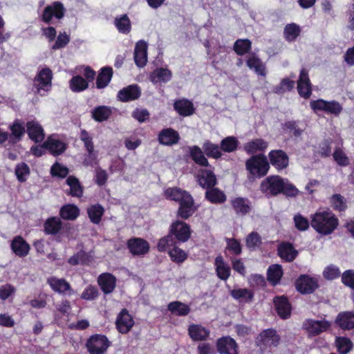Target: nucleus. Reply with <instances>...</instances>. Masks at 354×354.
<instances>
[{"label":"nucleus","mask_w":354,"mask_h":354,"mask_svg":"<svg viewBox=\"0 0 354 354\" xmlns=\"http://www.w3.org/2000/svg\"><path fill=\"white\" fill-rule=\"evenodd\" d=\"M330 326V322L324 319L322 320L307 319L303 324V328L306 330L309 336L314 337L327 331Z\"/></svg>","instance_id":"obj_11"},{"label":"nucleus","mask_w":354,"mask_h":354,"mask_svg":"<svg viewBox=\"0 0 354 354\" xmlns=\"http://www.w3.org/2000/svg\"><path fill=\"white\" fill-rule=\"evenodd\" d=\"M259 189L266 196L274 197L283 194L286 198H294L299 195V190L288 178L279 175H271L264 178Z\"/></svg>","instance_id":"obj_1"},{"label":"nucleus","mask_w":354,"mask_h":354,"mask_svg":"<svg viewBox=\"0 0 354 354\" xmlns=\"http://www.w3.org/2000/svg\"><path fill=\"white\" fill-rule=\"evenodd\" d=\"M205 198L212 204H222L227 199L225 194L219 188L215 187L206 190Z\"/></svg>","instance_id":"obj_43"},{"label":"nucleus","mask_w":354,"mask_h":354,"mask_svg":"<svg viewBox=\"0 0 354 354\" xmlns=\"http://www.w3.org/2000/svg\"><path fill=\"white\" fill-rule=\"evenodd\" d=\"M113 71L111 66L102 67L96 78V88L102 89L106 88L111 81L113 77Z\"/></svg>","instance_id":"obj_37"},{"label":"nucleus","mask_w":354,"mask_h":354,"mask_svg":"<svg viewBox=\"0 0 354 354\" xmlns=\"http://www.w3.org/2000/svg\"><path fill=\"white\" fill-rule=\"evenodd\" d=\"M26 125L24 122L16 119L10 124L8 129L10 133H8V142L11 145H15L20 142L26 132Z\"/></svg>","instance_id":"obj_18"},{"label":"nucleus","mask_w":354,"mask_h":354,"mask_svg":"<svg viewBox=\"0 0 354 354\" xmlns=\"http://www.w3.org/2000/svg\"><path fill=\"white\" fill-rule=\"evenodd\" d=\"M198 209L194 199L191 194L178 203L176 216L182 220H187L192 217Z\"/></svg>","instance_id":"obj_13"},{"label":"nucleus","mask_w":354,"mask_h":354,"mask_svg":"<svg viewBox=\"0 0 354 354\" xmlns=\"http://www.w3.org/2000/svg\"><path fill=\"white\" fill-rule=\"evenodd\" d=\"M311 227L319 234L330 235L337 229L339 219L330 209L317 211L310 216Z\"/></svg>","instance_id":"obj_3"},{"label":"nucleus","mask_w":354,"mask_h":354,"mask_svg":"<svg viewBox=\"0 0 354 354\" xmlns=\"http://www.w3.org/2000/svg\"><path fill=\"white\" fill-rule=\"evenodd\" d=\"M172 73L170 70L162 67L154 70L150 75V80L153 83L167 82L171 80Z\"/></svg>","instance_id":"obj_48"},{"label":"nucleus","mask_w":354,"mask_h":354,"mask_svg":"<svg viewBox=\"0 0 354 354\" xmlns=\"http://www.w3.org/2000/svg\"><path fill=\"white\" fill-rule=\"evenodd\" d=\"M230 204L236 215L245 216L252 210L250 202L245 197H236L231 200Z\"/></svg>","instance_id":"obj_31"},{"label":"nucleus","mask_w":354,"mask_h":354,"mask_svg":"<svg viewBox=\"0 0 354 354\" xmlns=\"http://www.w3.org/2000/svg\"><path fill=\"white\" fill-rule=\"evenodd\" d=\"M214 266L217 277L222 281H227L231 274V268L222 256L218 255L216 257Z\"/></svg>","instance_id":"obj_36"},{"label":"nucleus","mask_w":354,"mask_h":354,"mask_svg":"<svg viewBox=\"0 0 354 354\" xmlns=\"http://www.w3.org/2000/svg\"><path fill=\"white\" fill-rule=\"evenodd\" d=\"M226 249L234 255H240L242 252V247L240 241L234 238L226 239Z\"/></svg>","instance_id":"obj_64"},{"label":"nucleus","mask_w":354,"mask_h":354,"mask_svg":"<svg viewBox=\"0 0 354 354\" xmlns=\"http://www.w3.org/2000/svg\"><path fill=\"white\" fill-rule=\"evenodd\" d=\"M53 73L48 67L42 68L39 70L34 78V87L36 93H40L41 90L49 91L52 87Z\"/></svg>","instance_id":"obj_8"},{"label":"nucleus","mask_w":354,"mask_h":354,"mask_svg":"<svg viewBox=\"0 0 354 354\" xmlns=\"http://www.w3.org/2000/svg\"><path fill=\"white\" fill-rule=\"evenodd\" d=\"M92 261V256L84 250H80L68 259V263L73 266L77 265L89 266Z\"/></svg>","instance_id":"obj_42"},{"label":"nucleus","mask_w":354,"mask_h":354,"mask_svg":"<svg viewBox=\"0 0 354 354\" xmlns=\"http://www.w3.org/2000/svg\"><path fill=\"white\" fill-rule=\"evenodd\" d=\"M26 133L29 138L36 143L41 142L45 138L41 125L36 120L28 121L26 124Z\"/></svg>","instance_id":"obj_25"},{"label":"nucleus","mask_w":354,"mask_h":354,"mask_svg":"<svg viewBox=\"0 0 354 354\" xmlns=\"http://www.w3.org/2000/svg\"><path fill=\"white\" fill-rule=\"evenodd\" d=\"M174 109L183 117L190 116L196 111L193 102L186 98L176 100L174 103Z\"/></svg>","instance_id":"obj_30"},{"label":"nucleus","mask_w":354,"mask_h":354,"mask_svg":"<svg viewBox=\"0 0 354 354\" xmlns=\"http://www.w3.org/2000/svg\"><path fill=\"white\" fill-rule=\"evenodd\" d=\"M300 26L295 23L286 25L283 30L284 39L288 42L295 41L301 33Z\"/></svg>","instance_id":"obj_53"},{"label":"nucleus","mask_w":354,"mask_h":354,"mask_svg":"<svg viewBox=\"0 0 354 354\" xmlns=\"http://www.w3.org/2000/svg\"><path fill=\"white\" fill-rule=\"evenodd\" d=\"M295 86V82L289 78H283L280 84L274 88V92L277 94H282L286 91H291Z\"/></svg>","instance_id":"obj_63"},{"label":"nucleus","mask_w":354,"mask_h":354,"mask_svg":"<svg viewBox=\"0 0 354 354\" xmlns=\"http://www.w3.org/2000/svg\"><path fill=\"white\" fill-rule=\"evenodd\" d=\"M47 283L54 292L59 294H67L71 296L74 292L71 284L64 278L59 279L56 277H51L48 278Z\"/></svg>","instance_id":"obj_19"},{"label":"nucleus","mask_w":354,"mask_h":354,"mask_svg":"<svg viewBox=\"0 0 354 354\" xmlns=\"http://www.w3.org/2000/svg\"><path fill=\"white\" fill-rule=\"evenodd\" d=\"M10 248L16 256L24 258L29 254L30 246L21 236L19 235L11 241Z\"/></svg>","instance_id":"obj_24"},{"label":"nucleus","mask_w":354,"mask_h":354,"mask_svg":"<svg viewBox=\"0 0 354 354\" xmlns=\"http://www.w3.org/2000/svg\"><path fill=\"white\" fill-rule=\"evenodd\" d=\"M114 25L118 32L124 35L129 34L131 30V22L127 14L116 17Z\"/></svg>","instance_id":"obj_49"},{"label":"nucleus","mask_w":354,"mask_h":354,"mask_svg":"<svg viewBox=\"0 0 354 354\" xmlns=\"http://www.w3.org/2000/svg\"><path fill=\"white\" fill-rule=\"evenodd\" d=\"M127 247L133 256H143L147 254L150 249L149 242L140 237H132L128 239Z\"/></svg>","instance_id":"obj_14"},{"label":"nucleus","mask_w":354,"mask_h":354,"mask_svg":"<svg viewBox=\"0 0 354 354\" xmlns=\"http://www.w3.org/2000/svg\"><path fill=\"white\" fill-rule=\"evenodd\" d=\"M187 331L189 337L194 342L205 341L209 336V330L201 324H190Z\"/></svg>","instance_id":"obj_34"},{"label":"nucleus","mask_w":354,"mask_h":354,"mask_svg":"<svg viewBox=\"0 0 354 354\" xmlns=\"http://www.w3.org/2000/svg\"><path fill=\"white\" fill-rule=\"evenodd\" d=\"M188 149L192 160L201 167L210 166L207 158L218 160L223 156L219 145L214 143L209 140H205L203 142L202 149L197 145H193L189 147Z\"/></svg>","instance_id":"obj_2"},{"label":"nucleus","mask_w":354,"mask_h":354,"mask_svg":"<svg viewBox=\"0 0 354 354\" xmlns=\"http://www.w3.org/2000/svg\"><path fill=\"white\" fill-rule=\"evenodd\" d=\"M112 114V111L107 106H98L93 109L91 115L93 119L98 122L107 120Z\"/></svg>","instance_id":"obj_52"},{"label":"nucleus","mask_w":354,"mask_h":354,"mask_svg":"<svg viewBox=\"0 0 354 354\" xmlns=\"http://www.w3.org/2000/svg\"><path fill=\"white\" fill-rule=\"evenodd\" d=\"M335 345L339 354H347L353 347L352 341L346 337H337L335 338Z\"/></svg>","instance_id":"obj_57"},{"label":"nucleus","mask_w":354,"mask_h":354,"mask_svg":"<svg viewBox=\"0 0 354 354\" xmlns=\"http://www.w3.org/2000/svg\"><path fill=\"white\" fill-rule=\"evenodd\" d=\"M133 325V317L126 308L122 309L115 321V326L118 332L122 334H127L131 330Z\"/></svg>","instance_id":"obj_17"},{"label":"nucleus","mask_w":354,"mask_h":354,"mask_svg":"<svg viewBox=\"0 0 354 354\" xmlns=\"http://www.w3.org/2000/svg\"><path fill=\"white\" fill-rule=\"evenodd\" d=\"M268 147V142L262 138L253 139L243 146L244 151L248 154H252V156L258 151H265Z\"/></svg>","instance_id":"obj_38"},{"label":"nucleus","mask_w":354,"mask_h":354,"mask_svg":"<svg viewBox=\"0 0 354 354\" xmlns=\"http://www.w3.org/2000/svg\"><path fill=\"white\" fill-rule=\"evenodd\" d=\"M273 303L279 317L283 319H287L290 317L292 306L285 295L276 296L273 299Z\"/></svg>","instance_id":"obj_20"},{"label":"nucleus","mask_w":354,"mask_h":354,"mask_svg":"<svg viewBox=\"0 0 354 354\" xmlns=\"http://www.w3.org/2000/svg\"><path fill=\"white\" fill-rule=\"evenodd\" d=\"M15 174L19 183H25L30 174V169L26 162H19L15 166Z\"/></svg>","instance_id":"obj_56"},{"label":"nucleus","mask_w":354,"mask_h":354,"mask_svg":"<svg viewBox=\"0 0 354 354\" xmlns=\"http://www.w3.org/2000/svg\"><path fill=\"white\" fill-rule=\"evenodd\" d=\"M80 215V209L75 204H66L59 209L60 217L66 221H74Z\"/></svg>","instance_id":"obj_47"},{"label":"nucleus","mask_w":354,"mask_h":354,"mask_svg":"<svg viewBox=\"0 0 354 354\" xmlns=\"http://www.w3.org/2000/svg\"><path fill=\"white\" fill-rule=\"evenodd\" d=\"M333 209L337 212H344L347 209L346 199L339 194H335L329 198Z\"/></svg>","instance_id":"obj_58"},{"label":"nucleus","mask_w":354,"mask_h":354,"mask_svg":"<svg viewBox=\"0 0 354 354\" xmlns=\"http://www.w3.org/2000/svg\"><path fill=\"white\" fill-rule=\"evenodd\" d=\"M283 274L282 266L279 264H273L269 266L267 270V279L273 286L279 283Z\"/></svg>","instance_id":"obj_46"},{"label":"nucleus","mask_w":354,"mask_h":354,"mask_svg":"<svg viewBox=\"0 0 354 354\" xmlns=\"http://www.w3.org/2000/svg\"><path fill=\"white\" fill-rule=\"evenodd\" d=\"M66 183L69 186V190L65 192L68 196L77 198L83 196L84 186L76 176L73 175L68 176L66 180Z\"/></svg>","instance_id":"obj_33"},{"label":"nucleus","mask_w":354,"mask_h":354,"mask_svg":"<svg viewBox=\"0 0 354 354\" xmlns=\"http://www.w3.org/2000/svg\"><path fill=\"white\" fill-rule=\"evenodd\" d=\"M247 66L254 71V72L260 76L265 77L266 75V67L262 60L255 54L250 56L246 61Z\"/></svg>","instance_id":"obj_45"},{"label":"nucleus","mask_w":354,"mask_h":354,"mask_svg":"<svg viewBox=\"0 0 354 354\" xmlns=\"http://www.w3.org/2000/svg\"><path fill=\"white\" fill-rule=\"evenodd\" d=\"M230 295L236 300L250 303L254 299V292L248 288H237L230 291Z\"/></svg>","instance_id":"obj_51"},{"label":"nucleus","mask_w":354,"mask_h":354,"mask_svg":"<svg viewBox=\"0 0 354 354\" xmlns=\"http://www.w3.org/2000/svg\"><path fill=\"white\" fill-rule=\"evenodd\" d=\"M280 337L277 330L268 328L262 330L255 338V344L261 350H265L268 346H277L279 344Z\"/></svg>","instance_id":"obj_7"},{"label":"nucleus","mask_w":354,"mask_h":354,"mask_svg":"<svg viewBox=\"0 0 354 354\" xmlns=\"http://www.w3.org/2000/svg\"><path fill=\"white\" fill-rule=\"evenodd\" d=\"M141 93V88L138 84H131L120 90L117 97L120 102H128L138 100Z\"/></svg>","instance_id":"obj_22"},{"label":"nucleus","mask_w":354,"mask_h":354,"mask_svg":"<svg viewBox=\"0 0 354 354\" xmlns=\"http://www.w3.org/2000/svg\"><path fill=\"white\" fill-rule=\"evenodd\" d=\"M116 277L111 273L104 272L98 277L97 283L102 291L108 295L113 292L116 287Z\"/></svg>","instance_id":"obj_27"},{"label":"nucleus","mask_w":354,"mask_h":354,"mask_svg":"<svg viewBox=\"0 0 354 354\" xmlns=\"http://www.w3.org/2000/svg\"><path fill=\"white\" fill-rule=\"evenodd\" d=\"M196 181L203 189L206 190L215 187L218 183L214 173L212 170L206 169L199 170L196 176Z\"/></svg>","instance_id":"obj_23"},{"label":"nucleus","mask_w":354,"mask_h":354,"mask_svg":"<svg viewBox=\"0 0 354 354\" xmlns=\"http://www.w3.org/2000/svg\"><path fill=\"white\" fill-rule=\"evenodd\" d=\"M335 324L343 330L354 329V311H342L337 314Z\"/></svg>","instance_id":"obj_26"},{"label":"nucleus","mask_w":354,"mask_h":354,"mask_svg":"<svg viewBox=\"0 0 354 354\" xmlns=\"http://www.w3.org/2000/svg\"><path fill=\"white\" fill-rule=\"evenodd\" d=\"M63 229V223L57 216H51L44 223V232L47 235H56Z\"/></svg>","instance_id":"obj_39"},{"label":"nucleus","mask_w":354,"mask_h":354,"mask_svg":"<svg viewBox=\"0 0 354 354\" xmlns=\"http://www.w3.org/2000/svg\"><path fill=\"white\" fill-rule=\"evenodd\" d=\"M176 244V241L169 232L167 235L162 237L159 239L157 244V249L160 252H165L171 247H173Z\"/></svg>","instance_id":"obj_59"},{"label":"nucleus","mask_w":354,"mask_h":354,"mask_svg":"<svg viewBox=\"0 0 354 354\" xmlns=\"http://www.w3.org/2000/svg\"><path fill=\"white\" fill-rule=\"evenodd\" d=\"M216 350L219 354H239V346L230 336H223L216 342Z\"/></svg>","instance_id":"obj_16"},{"label":"nucleus","mask_w":354,"mask_h":354,"mask_svg":"<svg viewBox=\"0 0 354 354\" xmlns=\"http://www.w3.org/2000/svg\"><path fill=\"white\" fill-rule=\"evenodd\" d=\"M147 44L145 41H139L134 49V61L138 67H144L147 62Z\"/></svg>","instance_id":"obj_35"},{"label":"nucleus","mask_w":354,"mask_h":354,"mask_svg":"<svg viewBox=\"0 0 354 354\" xmlns=\"http://www.w3.org/2000/svg\"><path fill=\"white\" fill-rule=\"evenodd\" d=\"M66 13V8L64 4L60 1H54L48 5L43 10L41 20L46 24H49L53 18L57 19H62Z\"/></svg>","instance_id":"obj_10"},{"label":"nucleus","mask_w":354,"mask_h":354,"mask_svg":"<svg viewBox=\"0 0 354 354\" xmlns=\"http://www.w3.org/2000/svg\"><path fill=\"white\" fill-rule=\"evenodd\" d=\"M111 342L103 334H94L86 340L85 346L89 354H105L111 346Z\"/></svg>","instance_id":"obj_5"},{"label":"nucleus","mask_w":354,"mask_h":354,"mask_svg":"<svg viewBox=\"0 0 354 354\" xmlns=\"http://www.w3.org/2000/svg\"><path fill=\"white\" fill-rule=\"evenodd\" d=\"M239 145L238 138L235 136H227L220 142L221 152L232 153L237 150Z\"/></svg>","instance_id":"obj_50"},{"label":"nucleus","mask_w":354,"mask_h":354,"mask_svg":"<svg viewBox=\"0 0 354 354\" xmlns=\"http://www.w3.org/2000/svg\"><path fill=\"white\" fill-rule=\"evenodd\" d=\"M167 310L174 315L178 317H186L191 312L190 306L180 301L169 302Z\"/></svg>","instance_id":"obj_41"},{"label":"nucleus","mask_w":354,"mask_h":354,"mask_svg":"<svg viewBox=\"0 0 354 354\" xmlns=\"http://www.w3.org/2000/svg\"><path fill=\"white\" fill-rule=\"evenodd\" d=\"M262 243L261 237L257 232L250 233L245 239V244L250 250H254Z\"/></svg>","instance_id":"obj_61"},{"label":"nucleus","mask_w":354,"mask_h":354,"mask_svg":"<svg viewBox=\"0 0 354 354\" xmlns=\"http://www.w3.org/2000/svg\"><path fill=\"white\" fill-rule=\"evenodd\" d=\"M168 254L171 260L176 263H182L187 259V254L176 245L168 251Z\"/></svg>","instance_id":"obj_60"},{"label":"nucleus","mask_w":354,"mask_h":354,"mask_svg":"<svg viewBox=\"0 0 354 354\" xmlns=\"http://www.w3.org/2000/svg\"><path fill=\"white\" fill-rule=\"evenodd\" d=\"M69 88L75 93H80L88 88V82L81 75H75L69 81Z\"/></svg>","instance_id":"obj_54"},{"label":"nucleus","mask_w":354,"mask_h":354,"mask_svg":"<svg viewBox=\"0 0 354 354\" xmlns=\"http://www.w3.org/2000/svg\"><path fill=\"white\" fill-rule=\"evenodd\" d=\"M311 109L317 112L324 111L328 114H332L338 116L342 111V105L335 100L326 101L322 99L313 100L310 103Z\"/></svg>","instance_id":"obj_9"},{"label":"nucleus","mask_w":354,"mask_h":354,"mask_svg":"<svg viewBox=\"0 0 354 354\" xmlns=\"http://www.w3.org/2000/svg\"><path fill=\"white\" fill-rule=\"evenodd\" d=\"M158 140L160 145L171 146L177 144L180 140V136L177 131L172 128H165L160 131Z\"/></svg>","instance_id":"obj_28"},{"label":"nucleus","mask_w":354,"mask_h":354,"mask_svg":"<svg viewBox=\"0 0 354 354\" xmlns=\"http://www.w3.org/2000/svg\"><path fill=\"white\" fill-rule=\"evenodd\" d=\"M245 168L253 178L266 176L270 168L267 157L263 153L252 156L245 162Z\"/></svg>","instance_id":"obj_4"},{"label":"nucleus","mask_w":354,"mask_h":354,"mask_svg":"<svg viewBox=\"0 0 354 354\" xmlns=\"http://www.w3.org/2000/svg\"><path fill=\"white\" fill-rule=\"evenodd\" d=\"M169 232L174 239L179 243L187 242L192 235L190 225L181 220L173 221L169 226Z\"/></svg>","instance_id":"obj_6"},{"label":"nucleus","mask_w":354,"mask_h":354,"mask_svg":"<svg viewBox=\"0 0 354 354\" xmlns=\"http://www.w3.org/2000/svg\"><path fill=\"white\" fill-rule=\"evenodd\" d=\"M190 193L187 190L183 189L178 187H168L163 192L165 198L167 200L180 203Z\"/></svg>","instance_id":"obj_40"},{"label":"nucleus","mask_w":354,"mask_h":354,"mask_svg":"<svg viewBox=\"0 0 354 354\" xmlns=\"http://www.w3.org/2000/svg\"><path fill=\"white\" fill-rule=\"evenodd\" d=\"M283 130L291 133L295 138H299L301 136L303 130L298 127L297 122L295 120L286 121L283 124Z\"/></svg>","instance_id":"obj_62"},{"label":"nucleus","mask_w":354,"mask_h":354,"mask_svg":"<svg viewBox=\"0 0 354 354\" xmlns=\"http://www.w3.org/2000/svg\"><path fill=\"white\" fill-rule=\"evenodd\" d=\"M252 49V42L248 39H238L235 41L233 50L238 55H244Z\"/></svg>","instance_id":"obj_55"},{"label":"nucleus","mask_w":354,"mask_h":354,"mask_svg":"<svg viewBox=\"0 0 354 354\" xmlns=\"http://www.w3.org/2000/svg\"><path fill=\"white\" fill-rule=\"evenodd\" d=\"M277 253L279 257L286 262L293 261L298 255L297 250L290 242H282L278 245Z\"/></svg>","instance_id":"obj_29"},{"label":"nucleus","mask_w":354,"mask_h":354,"mask_svg":"<svg viewBox=\"0 0 354 354\" xmlns=\"http://www.w3.org/2000/svg\"><path fill=\"white\" fill-rule=\"evenodd\" d=\"M295 287L298 292L303 295L313 293L318 287L317 280L307 274H301L295 281Z\"/></svg>","instance_id":"obj_15"},{"label":"nucleus","mask_w":354,"mask_h":354,"mask_svg":"<svg viewBox=\"0 0 354 354\" xmlns=\"http://www.w3.org/2000/svg\"><path fill=\"white\" fill-rule=\"evenodd\" d=\"M270 165L277 171L286 169L289 165L290 159L287 153L282 149H272L268 155Z\"/></svg>","instance_id":"obj_12"},{"label":"nucleus","mask_w":354,"mask_h":354,"mask_svg":"<svg viewBox=\"0 0 354 354\" xmlns=\"http://www.w3.org/2000/svg\"><path fill=\"white\" fill-rule=\"evenodd\" d=\"M297 91L299 95L304 99H308L312 94V87L308 77V71L306 68H302L300 71L297 82Z\"/></svg>","instance_id":"obj_21"},{"label":"nucleus","mask_w":354,"mask_h":354,"mask_svg":"<svg viewBox=\"0 0 354 354\" xmlns=\"http://www.w3.org/2000/svg\"><path fill=\"white\" fill-rule=\"evenodd\" d=\"M44 146L51 155L55 157L62 154L67 149V145L64 142L52 137L47 138L44 142Z\"/></svg>","instance_id":"obj_32"},{"label":"nucleus","mask_w":354,"mask_h":354,"mask_svg":"<svg viewBox=\"0 0 354 354\" xmlns=\"http://www.w3.org/2000/svg\"><path fill=\"white\" fill-rule=\"evenodd\" d=\"M86 212L90 221L93 224L99 225L102 221L105 210L102 205L96 203L89 206L86 209Z\"/></svg>","instance_id":"obj_44"}]
</instances>
